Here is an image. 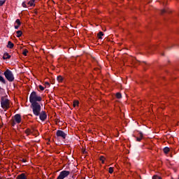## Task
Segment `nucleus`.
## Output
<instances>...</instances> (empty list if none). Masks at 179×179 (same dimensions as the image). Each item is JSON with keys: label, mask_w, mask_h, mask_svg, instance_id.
Here are the masks:
<instances>
[{"label": "nucleus", "mask_w": 179, "mask_h": 179, "mask_svg": "<svg viewBox=\"0 0 179 179\" xmlns=\"http://www.w3.org/2000/svg\"><path fill=\"white\" fill-rule=\"evenodd\" d=\"M43 99L41 98V96L37 94L36 92H32L29 96V101L31 103V105L38 104V102L41 101Z\"/></svg>", "instance_id": "1"}, {"label": "nucleus", "mask_w": 179, "mask_h": 179, "mask_svg": "<svg viewBox=\"0 0 179 179\" xmlns=\"http://www.w3.org/2000/svg\"><path fill=\"white\" fill-rule=\"evenodd\" d=\"M5 2H6V0H0V6H2L5 3Z\"/></svg>", "instance_id": "23"}, {"label": "nucleus", "mask_w": 179, "mask_h": 179, "mask_svg": "<svg viewBox=\"0 0 179 179\" xmlns=\"http://www.w3.org/2000/svg\"><path fill=\"white\" fill-rule=\"evenodd\" d=\"M31 108H32L34 115L38 117V115H40V113H41V106L40 103L32 104L31 105Z\"/></svg>", "instance_id": "2"}, {"label": "nucleus", "mask_w": 179, "mask_h": 179, "mask_svg": "<svg viewBox=\"0 0 179 179\" xmlns=\"http://www.w3.org/2000/svg\"><path fill=\"white\" fill-rule=\"evenodd\" d=\"M15 23H17V24L18 26H20V24H21L20 20L17 19L16 21H15Z\"/></svg>", "instance_id": "25"}, {"label": "nucleus", "mask_w": 179, "mask_h": 179, "mask_svg": "<svg viewBox=\"0 0 179 179\" xmlns=\"http://www.w3.org/2000/svg\"><path fill=\"white\" fill-rule=\"evenodd\" d=\"M98 38H102L101 36H104V34H103V32L100 31L99 34H98Z\"/></svg>", "instance_id": "20"}, {"label": "nucleus", "mask_w": 179, "mask_h": 179, "mask_svg": "<svg viewBox=\"0 0 179 179\" xmlns=\"http://www.w3.org/2000/svg\"><path fill=\"white\" fill-rule=\"evenodd\" d=\"M6 79H7V80H8V82H13V80H15V76H13V73H12V71H10V70L7 69L4 73H3Z\"/></svg>", "instance_id": "4"}, {"label": "nucleus", "mask_w": 179, "mask_h": 179, "mask_svg": "<svg viewBox=\"0 0 179 179\" xmlns=\"http://www.w3.org/2000/svg\"><path fill=\"white\" fill-rule=\"evenodd\" d=\"M14 46L13 43H11L10 41L8 42L7 48H12Z\"/></svg>", "instance_id": "11"}, {"label": "nucleus", "mask_w": 179, "mask_h": 179, "mask_svg": "<svg viewBox=\"0 0 179 179\" xmlns=\"http://www.w3.org/2000/svg\"><path fill=\"white\" fill-rule=\"evenodd\" d=\"M1 106L3 110H8L9 107H10V101L9 99L5 98V97H1Z\"/></svg>", "instance_id": "3"}, {"label": "nucleus", "mask_w": 179, "mask_h": 179, "mask_svg": "<svg viewBox=\"0 0 179 179\" xmlns=\"http://www.w3.org/2000/svg\"><path fill=\"white\" fill-rule=\"evenodd\" d=\"M23 8H27V5H26V2L22 3Z\"/></svg>", "instance_id": "30"}, {"label": "nucleus", "mask_w": 179, "mask_h": 179, "mask_svg": "<svg viewBox=\"0 0 179 179\" xmlns=\"http://www.w3.org/2000/svg\"><path fill=\"white\" fill-rule=\"evenodd\" d=\"M44 85H45V87H50V83L45 82Z\"/></svg>", "instance_id": "26"}, {"label": "nucleus", "mask_w": 179, "mask_h": 179, "mask_svg": "<svg viewBox=\"0 0 179 179\" xmlns=\"http://www.w3.org/2000/svg\"><path fill=\"white\" fill-rule=\"evenodd\" d=\"M31 132V131L30 129H27L25 130V134H26L27 135H30Z\"/></svg>", "instance_id": "22"}, {"label": "nucleus", "mask_w": 179, "mask_h": 179, "mask_svg": "<svg viewBox=\"0 0 179 179\" xmlns=\"http://www.w3.org/2000/svg\"><path fill=\"white\" fill-rule=\"evenodd\" d=\"M0 90H1V87H0Z\"/></svg>", "instance_id": "32"}, {"label": "nucleus", "mask_w": 179, "mask_h": 179, "mask_svg": "<svg viewBox=\"0 0 179 179\" xmlns=\"http://www.w3.org/2000/svg\"><path fill=\"white\" fill-rule=\"evenodd\" d=\"M57 136H60L63 139H65L66 138V134L63 131L58 130L56 133Z\"/></svg>", "instance_id": "7"}, {"label": "nucleus", "mask_w": 179, "mask_h": 179, "mask_svg": "<svg viewBox=\"0 0 179 179\" xmlns=\"http://www.w3.org/2000/svg\"><path fill=\"white\" fill-rule=\"evenodd\" d=\"M116 97H117V99H121V97H122L121 94H120L119 92H117V93L116 94Z\"/></svg>", "instance_id": "27"}, {"label": "nucleus", "mask_w": 179, "mask_h": 179, "mask_svg": "<svg viewBox=\"0 0 179 179\" xmlns=\"http://www.w3.org/2000/svg\"><path fill=\"white\" fill-rule=\"evenodd\" d=\"M142 138H143V134L142 133H140V137H137L136 140L138 142H141L142 141Z\"/></svg>", "instance_id": "12"}, {"label": "nucleus", "mask_w": 179, "mask_h": 179, "mask_svg": "<svg viewBox=\"0 0 179 179\" xmlns=\"http://www.w3.org/2000/svg\"><path fill=\"white\" fill-rule=\"evenodd\" d=\"M22 122V117L20 115L17 114L14 116V122L13 125H15V124H20Z\"/></svg>", "instance_id": "6"}, {"label": "nucleus", "mask_w": 179, "mask_h": 179, "mask_svg": "<svg viewBox=\"0 0 179 179\" xmlns=\"http://www.w3.org/2000/svg\"><path fill=\"white\" fill-rule=\"evenodd\" d=\"M22 34H23L22 31H17V37H22Z\"/></svg>", "instance_id": "16"}, {"label": "nucleus", "mask_w": 179, "mask_h": 179, "mask_svg": "<svg viewBox=\"0 0 179 179\" xmlns=\"http://www.w3.org/2000/svg\"><path fill=\"white\" fill-rule=\"evenodd\" d=\"M19 26H20V25H15V29H19Z\"/></svg>", "instance_id": "31"}, {"label": "nucleus", "mask_w": 179, "mask_h": 179, "mask_svg": "<svg viewBox=\"0 0 179 179\" xmlns=\"http://www.w3.org/2000/svg\"><path fill=\"white\" fill-rule=\"evenodd\" d=\"M71 172L69 171H62V172H60L57 179L66 178V177H68V176H69Z\"/></svg>", "instance_id": "5"}, {"label": "nucleus", "mask_w": 179, "mask_h": 179, "mask_svg": "<svg viewBox=\"0 0 179 179\" xmlns=\"http://www.w3.org/2000/svg\"><path fill=\"white\" fill-rule=\"evenodd\" d=\"M17 179H27V178H26V175H24V173H22L17 177Z\"/></svg>", "instance_id": "10"}, {"label": "nucleus", "mask_w": 179, "mask_h": 179, "mask_svg": "<svg viewBox=\"0 0 179 179\" xmlns=\"http://www.w3.org/2000/svg\"><path fill=\"white\" fill-rule=\"evenodd\" d=\"M39 118L41 121H45L47 120V113L45 111H42L39 113Z\"/></svg>", "instance_id": "8"}, {"label": "nucleus", "mask_w": 179, "mask_h": 179, "mask_svg": "<svg viewBox=\"0 0 179 179\" xmlns=\"http://www.w3.org/2000/svg\"><path fill=\"white\" fill-rule=\"evenodd\" d=\"M28 5H29V6H34V0H31L28 2Z\"/></svg>", "instance_id": "14"}, {"label": "nucleus", "mask_w": 179, "mask_h": 179, "mask_svg": "<svg viewBox=\"0 0 179 179\" xmlns=\"http://www.w3.org/2000/svg\"><path fill=\"white\" fill-rule=\"evenodd\" d=\"M10 58V55H9V53L6 52L3 54V59H9Z\"/></svg>", "instance_id": "9"}, {"label": "nucleus", "mask_w": 179, "mask_h": 179, "mask_svg": "<svg viewBox=\"0 0 179 179\" xmlns=\"http://www.w3.org/2000/svg\"><path fill=\"white\" fill-rule=\"evenodd\" d=\"M169 152H170V148L169 147H166L165 148H164V152L166 153V155H167Z\"/></svg>", "instance_id": "13"}, {"label": "nucleus", "mask_w": 179, "mask_h": 179, "mask_svg": "<svg viewBox=\"0 0 179 179\" xmlns=\"http://www.w3.org/2000/svg\"><path fill=\"white\" fill-rule=\"evenodd\" d=\"M100 160L102 162L103 164H104V160H106V158L103 156L100 157Z\"/></svg>", "instance_id": "24"}, {"label": "nucleus", "mask_w": 179, "mask_h": 179, "mask_svg": "<svg viewBox=\"0 0 179 179\" xmlns=\"http://www.w3.org/2000/svg\"><path fill=\"white\" fill-rule=\"evenodd\" d=\"M38 87L42 92L44 90V89H45V87H43L42 85H39Z\"/></svg>", "instance_id": "29"}, {"label": "nucleus", "mask_w": 179, "mask_h": 179, "mask_svg": "<svg viewBox=\"0 0 179 179\" xmlns=\"http://www.w3.org/2000/svg\"><path fill=\"white\" fill-rule=\"evenodd\" d=\"M108 172L110 173V174H113V173L114 172V169L113 167H110Z\"/></svg>", "instance_id": "21"}, {"label": "nucleus", "mask_w": 179, "mask_h": 179, "mask_svg": "<svg viewBox=\"0 0 179 179\" xmlns=\"http://www.w3.org/2000/svg\"><path fill=\"white\" fill-rule=\"evenodd\" d=\"M0 82H1V83H6V80H5V78H3L1 76H0Z\"/></svg>", "instance_id": "15"}, {"label": "nucleus", "mask_w": 179, "mask_h": 179, "mask_svg": "<svg viewBox=\"0 0 179 179\" xmlns=\"http://www.w3.org/2000/svg\"><path fill=\"white\" fill-rule=\"evenodd\" d=\"M57 80H58V82H62V80H64V78H62V76H59L57 77Z\"/></svg>", "instance_id": "19"}, {"label": "nucleus", "mask_w": 179, "mask_h": 179, "mask_svg": "<svg viewBox=\"0 0 179 179\" xmlns=\"http://www.w3.org/2000/svg\"><path fill=\"white\" fill-rule=\"evenodd\" d=\"M73 107H78L79 106V101H75L73 103Z\"/></svg>", "instance_id": "18"}, {"label": "nucleus", "mask_w": 179, "mask_h": 179, "mask_svg": "<svg viewBox=\"0 0 179 179\" xmlns=\"http://www.w3.org/2000/svg\"><path fill=\"white\" fill-rule=\"evenodd\" d=\"M152 179H162V178H160V176H154L152 177Z\"/></svg>", "instance_id": "28"}, {"label": "nucleus", "mask_w": 179, "mask_h": 179, "mask_svg": "<svg viewBox=\"0 0 179 179\" xmlns=\"http://www.w3.org/2000/svg\"><path fill=\"white\" fill-rule=\"evenodd\" d=\"M27 52H29V50L27 49H25L23 50L22 54L24 55V57H27Z\"/></svg>", "instance_id": "17"}]
</instances>
